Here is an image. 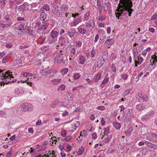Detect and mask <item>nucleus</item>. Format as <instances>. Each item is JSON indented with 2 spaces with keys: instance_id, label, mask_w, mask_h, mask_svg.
Instances as JSON below:
<instances>
[{
  "instance_id": "f257e3e1",
  "label": "nucleus",
  "mask_w": 157,
  "mask_h": 157,
  "mask_svg": "<svg viewBox=\"0 0 157 157\" xmlns=\"http://www.w3.org/2000/svg\"><path fill=\"white\" fill-rule=\"evenodd\" d=\"M119 4L115 12V15L118 19L120 16H125L130 17L134 10L132 9L133 4L131 0H120Z\"/></svg>"
},
{
  "instance_id": "f03ea898",
  "label": "nucleus",
  "mask_w": 157,
  "mask_h": 157,
  "mask_svg": "<svg viewBox=\"0 0 157 157\" xmlns=\"http://www.w3.org/2000/svg\"><path fill=\"white\" fill-rule=\"evenodd\" d=\"M51 36L49 37V43H55L57 40L58 33L56 31H52L51 33Z\"/></svg>"
},
{
  "instance_id": "7ed1b4c3",
  "label": "nucleus",
  "mask_w": 157,
  "mask_h": 157,
  "mask_svg": "<svg viewBox=\"0 0 157 157\" xmlns=\"http://www.w3.org/2000/svg\"><path fill=\"white\" fill-rule=\"evenodd\" d=\"M148 97L143 95L141 93H139L136 95V98L140 102L144 101L147 102L148 101Z\"/></svg>"
},
{
  "instance_id": "20e7f679",
  "label": "nucleus",
  "mask_w": 157,
  "mask_h": 157,
  "mask_svg": "<svg viewBox=\"0 0 157 157\" xmlns=\"http://www.w3.org/2000/svg\"><path fill=\"white\" fill-rule=\"evenodd\" d=\"M65 57L63 54H58L55 57V60L58 63H62L64 64L65 63L64 60Z\"/></svg>"
},
{
  "instance_id": "39448f33",
  "label": "nucleus",
  "mask_w": 157,
  "mask_h": 157,
  "mask_svg": "<svg viewBox=\"0 0 157 157\" xmlns=\"http://www.w3.org/2000/svg\"><path fill=\"white\" fill-rule=\"evenodd\" d=\"M85 23L88 31H91L95 26V22L93 20H90L88 22Z\"/></svg>"
},
{
  "instance_id": "423d86ee",
  "label": "nucleus",
  "mask_w": 157,
  "mask_h": 157,
  "mask_svg": "<svg viewBox=\"0 0 157 157\" xmlns=\"http://www.w3.org/2000/svg\"><path fill=\"white\" fill-rule=\"evenodd\" d=\"M154 114V112L153 109H151V111L150 112L147 114L144 115L142 118V120L144 121H147L149 118L153 116Z\"/></svg>"
},
{
  "instance_id": "0eeeda50",
  "label": "nucleus",
  "mask_w": 157,
  "mask_h": 157,
  "mask_svg": "<svg viewBox=\"0 0 157 157\" xmlns=\"http://www.w3.org/2000/svg\"><path fill=\"white\" fill-rule=\"evenodd\" d=\"M82 22V20L80 17H77L73 19V21L71 23V26H76L78 23Z\"/></svg>"
},
{
  "instance_id": "6e6552de",
  "label": "nucleus",
  "mask_w": 157,
  "mask_h": 157,
  "mask_svg": "<svg viewBox=\"0 0 157 157\" xmlns=\"http://www.w3.org/2000/svg\"><path fill=\"white\" fill-rule=\"evenodd\" d=\"M145 104L140 103L136 105V109L138 111H142L145 109Z\"/></svg>"
},
{
  "instance_id": "1a4fd4ad",
  "label": "nucleus",
  "mask_w": 157,
  "mask_h": 157,
  "mask_svg": "<svg viewBox=\"0 0 157 157\" xmlns=\"http://www.w3.org/2000/svg\"><path fill=\"white\" fill-rule=\"evenodd\" d=\"M75 31L74 32L71 31L70 30L67 31L66 33L64 34V35L67 37V35L69 36L70 38H71L74 37L75 34Z\"/></svg>"
},
{
  "instance_id": "9d476101",
  "label": "nucleus",
  "mask_w": 157,
  "mask_h": 157,
  "mask_svg": "<svg viewBox=\"0 0 157 157\" xmlns=\"http://www.w3.org/2000/svg\"><path fill=\"white\" fill-rule=\"evenodd\" d=\"M114 39H108L106 40L105 41V43L108 46L107 47L108 48H109L110 46L111 45L113 44L114 43Z\"/></svg>"
},
{
  "instance_id": "9b49d317",
  "label": "nucleus",
  "mask_w": 157,
  "mask_h": 157,
  "mask_svg": "<svg viewBox=\"0 0 157 157\" xmlns=\"http://www.w3.org/2000/svg\"><path fill=\"white\" fill-rule=\"evenodd\" d=\"M40 16V20L43 21H45L47 16V14L44 11H42Z\"/></svg>"
},
{
  "instance_id": "f8f14e48",
  "label": "nucleus",
  "mask_w": 157,
  "mask_h": 157,
  "mask_svg": "<svg viewBox=\"0 0 157 157\" xmlns=\"http://www.w3.org/2000/svg\"><path fill=\"white\" fill-rule=\"evenodd\" d=\"M80 26H81L77 28V30L79 33L82 35H84L87 32V29L81 28Z\"/></svg>"
},
{
  "instance_id": "ddd939ff",
  "label": "nucleus",
  "mask_w": 157,
  "mask_h": 157,
  "mask_svg": "<svg viewBox=\"0 0 157 157\" xmlns=\"http://www.w3.org/2000/svg\"><path fill=\"white\" fill-rule=\"evenodd\" d=\"M68 7L66 5H62L61 7V14L62 15L65 13L67 10L68 9Z\"/></svg>"
},
{
  "instance_id": "4468645a",
  "label": "nucleus",
  "mask_w": 157,
  "mask_h": 157,
  "mask_svg": "<svg viewBox=\"0 0 157 157\" xmlns=\"http://www.w3.org/2000/svg\"><path fill=\"white\" fill-rule=\"evenodd\" d=\"M53 7L55 9L54 12L55 15H61L60 11L59 9H58L59 8L58 6L57 5H54L53 6Z\"/></svg>"
},
{
  "instance_id": "2eb2a0df",
  "label": "nucleus",
  "mask_w": 157,
  "mask_h": 157,
  "mask_svg": "<svg viewBox=\"0 0 157 157\" xmlns=\"http://www.w3.org/2000/svg\"><path fill=\"white\" fill-rule=\"evenodd\" d=\"M101 77V73H98L93 78V80L95 82H98L100 79Z\"/></svg>"
},
{
  "instance_id": "dca6fc26",
  "label": "nucleus",
  "mask_w": 157,
  "mask_h": 157,
  "mask_svg": "<svg viewBox=\"0 0 157 157\" xmlns=\"http://www.w3.org/2000/svg\"><path fill=\"white\" fill-rule=\"evenodd\" d=\"M50 10V7L49 5L47 4H44L43 6V8L40 9V11H44V10H45L46 11H49Z\"/></svg>"
},
{
  "instance_id": "f3484780",
  "label": "nucleus",
  "mask_w": 157,
  "mask_h": 157,
  "mask_svg": "<svg viewBox=\"0 0 157 157\" xmlns=\"http://www.w3.org/2000/svg\"><path fill=\"white\" fill-rule=\"evenodd\" d=\"M85 57L82 56H80L79 57V63L80 64H83L85 62Z\"/></svg>"
},
{
  "instance_id": "a211bd4d",
  "label": "nucleus",
  "mask_w": 157,
  "mask_h": 157,
  "mask_svg": "<svg viewBox=\"0 0 157 157\" xmlns=\"http://www.w3.org/2000/svg\"><path fill=\"white\" fill-rule=\"evenodd\" d=\"M113 124L114 127L117 130H119L120 129L121 126L120 124L119 123L117 122H113Z\"/></svg>"
},
{
  "instance_id": "6ab92c4d",
  "label": "nucleus",
  "mask_w": 157,
  "mask_h": 157,
  "mask_svg": "<svg viewBox=\"0 0 157 157\" xmlns=\"http://www.w3.org/2000/svg\"><path fill=\"white\" fill-rule=\"evenodd\" d=\"M61 81V79H53L51 80V82L52 83L55 85L58 84Z\"/></svg>"
},
{
  "instance_id": "aec40b11",
  "label": "nucleus",
  "mask_w": 157,
  "mask_h": 157,
  "mask_svg": "<svg viewBox=\"0 0 157 157\" xmlns=\"http://www.w3.org/2000/svg\"><path fill=\"white\" fill-rule=\"evenodd\" d=\"M48 24L45 22V21H43L42 24L41 25V28H40L41 29H45L47 27Z\"/></svg>"
},
{
  "instance_id": "412c9836",
  "label": "nucleus",
  "mask_w": 157,
  "mask_h": 157,
  "mask_svg": "<svg viewBox=\"0 0 157 157\" xmlns=\"http://www.w3.org/2000/svg\"><path fill=\"white\" fill-rule=\"evenodd\" d=\"M26 108L29 111H30L33 110V105L29 103H25Z\"/></svg>"
},
{
  "instance_id": "4be33fe9",
  "label": "nucleus",
  "mask_w": 157,
  "mask_h": 157,
  "mask_svg": "<svg viewBox=\"0 0 157 157\" xmlns=\"http://www.w3.org/2000/svg\"><path fill=\"white\" fill-rule=\"evenodd\" d=\"M58 42L61 45L64 44L65 42L64 37L62 36H61Z\"/></svg>"
},
{
  "instance_id": "5701e85b",
  "label": "nucleus",
  "mask_w": 157,
  "mask_h": 157,
  "mask_svg": "<svg viewBox=\"0 0 157 157\" xmlns=\"http://www.w3.org/2000/svg\"><path fill=\"white\" fill-rule=\"evenodd\" d=\"M96 50L94 47L92 49L91 52V56L92 58H94L96 56Z\"/></svg>"
},
{
  "instance_id": "b1692460",
  "label": "nucleus",
  "mask_w": 157,
  "mask_h": 157,
  "mask_svg": "<svg viewBox=\"0 0 157 157\" xmlns=\"http://www.w3.org/2000/svg\"><path fill=\"white\" fill-rule=\"evenodd\" d=\"M84 151L83 147H81L78 149L77 152V154L78 155H80L82 154Z\"/></svg>"
},
{
  "instance_id": "393cba45",
  "label": "nucleus",
  "mask_w": 157,
  "mask_h": 157,
  "mask_svg": "<svg viewBox=\"0 0 157 157\" xmlns=\"http://www.w3.org/2000/svg\"><path fill=\"white\" fill-rule=\"evenodd\" d=\"M19 109L23 111H26L27 110V108L26 107L25 103L24 105H21L19 107Z\"/></svg>"
},
{
  "instance_id": "a878e982",
  "label": "nucleus",
  "mask_w": 157,
  "mask_h": 157,
  "mask_svg": "<svg viewBox=\"0 0 157 157\" xmlns=\"http://www.w3.org/2000/svg\"><path fill=\"white\" fill-rule=\"evenodd\" d=\"M34 30L29 29L26 31V33L30 36H33V33H34Z\"/></svg>"
},
{
  "instance_id": "bb28decb",
  "label": "nucleus",
  "mask_w": 157,
  "mask_h": 157,
  "mask_svg": "<svg viewBox=\"0 0 157 157\" xmlns=\"http://www.w3.org/2000/svg\"><path fill=\"white\" fill-rule=\"evenodd\" d=\"M90 15V12L89 11L87 12L84 15L83 19L84 20L87 21L88 20Z\"/></svg>"
},
{
  "instance_id": "cd10ccee",
  "label": "nucleus",
  "mask_w": 157,
  "mask_h": 157,
  "mask_svg": "<svg viewBox=\"0 0 157 157\" xmlns=\"http://www.w3.org/2000/svg\"><path fill=\"white\" fill-rule=\"evenodd\" d=\"M104 63V62L103 60L101 59L99 60L97 66L99 67H101L103 64Z\"/></svg>"
},
{
  "instance_id": "c85d7f7f",
  "label": "nucleus",
  "mask_w": 157,
  "mask_h": 157,
  "mask_svg": "<svg viewBox=\"0 0 157 157\" xmlns=\"http://www.w3.org/2000/svg\"><path fill=\"white\" fill-rule=\"evenodd\" d=\"M65 87L66 86L62 84L58 87L57 90L58 91H59L60 90H61V91L64 90L65 89Z\"/></svg>"
},
{
  "instance_id": "c756f323",
  "label": "nucleus",
  "mask_w": 157,
  "mask_h": 157,
  "mask_svg": "<svg viewBox=\"0 0 157 157\" xmlns=\"http://www.w3.org/2000/svg\"><path fill=\"white\" fill-rule=\"evenodd\" d=\"M144 143L148 147H152L153 146V144L151 142H150L148 141H144Z\"/></svg>"
},
{
  "instance_id": "7c9ffc66",
  "label": "nucleus",
  "mask_w": 157,
  "mask_h": 157,
  "mask_svg": "<svg viewBox=\"0 0 157 157\" xmlns=\"http://www.w3.org/2000/svg\"><path fill=\"white\" fill-rule=\"evenodd\" d=\"M68 71V69L67 68H64L62 69L60 71V72L63 75H65Z\"/></svg>"
},
{
  "instance_id": "2f4dec72",
  "label": "nucleus",
  "mask_w": 157,
  "mask_h": 157,
  "mask_svg": "<svg viewBox=\"0 0 157 157\" xmlns=\"http://www.w3.org/2000/svg\"><path fill=\"white\" fill-rule=\"evenodd\" d=\"M109 80L108 78H105L103 81H102L101 84V88H103L104 87L103 86H102V85H104L105 84L107 83L108 82Z\"/></svg>"
},
{
  "instance_id": "473e14b6",
  "label": "nucleus",
  "mask_w": 157,
  "mask_h": 157,
  "mask_svg": "<svg viewBox=\"0 0 157 157\" xmlns=\"http://www.w3.org/2000/svg\"><path fill=\"white\" fill-rule=\"evenodd\" d=\"M22 81L23 80H21V82L23 83H25L26 82L27 85H29L31 86H32V83L30 81H29V78H28L27 80L24 81Z\"/></svg>"
},
{
  "instance_id": "72a5a7b5",
  "label": "nucleus",
  "mask_w": 157,
  "mask_h": 157,
  "mask_svg": "<svg viewBox=\"0 0 157 157\" xmlns=\"http://www.w3.org/2000/svg\"><path fill=\"white\" fill-rule=\"evenodd\" d=\"M111 139V137L107 136V137L104 140V142L105 143H108L110 141Z\"/></svg>"
},
{
  "instance_id": "f704fd0d",
  "label": "nucleus",
  "mask_w": 157,
  "mask_h": 157,
  "mask_svg": "<svg viewBox=\"0 0 157 157\" xmlns=\"http://www.w3.org/2000/svg\"><path fill=\"white\" fill-rule=\"evenodd\" d=\"M5 19L7 22L10 23L12 22V17H10V16L7 15L5 17Z\"/></svg>"
},
{
  "instance_id": "c9c22d12",
  "label": "nucleus",
  "mask_w": 157,
  "mask_h": 157,
  "mask_svg": "<svg viewBox=\"0 0 157 157\" xmlns=\"http://www.w3.org/2000/svg\"><path fill=\"white\" fill-rule=\"evenodd\" d=\"M9 8H13V6H14L15 4L14 2L13 1H9Z\"/></svg>"
},
{
  "instance_id": "e433bc0d",
  "label": "nucleus",
  "mask_w": 157,
  "mask_h": 157,
  "mask_svg": "<svg viewBox=\"0 0 157 157\" xmlns=\"http://www.w3.org/2000/svg\"><path fill=\"white\" fill-rule=\"evenodd\" d=\"M39 39L41 40V41L40 43V44H42L45 42V37L43 36L40 37L39 38Z\"/></svg>"
},
{
  "instance_id": "4c0bfd02",
  "label": "nucleus",
  "mask_w": 157,
  "mask_h": 157,
  "mask_svg": "<svg viewBox=\"0 0 157 157\" xmlns=\"http://www.w3.org/2000/svg\"><path fill=\"white\" fill-rule=\"evenodd\" d=\"M109 127H107L104 128V135H107L108 134L109 132Z\"/></svg>"
},
{
  "instance_id": "58836bf2",
  "label": "nucleus",
  "mask_w": 157,
  "mask_h": 157,
  "mask_svg": "<svg viewBox=\"0 0 157 157\" xmlns=\"http://www.w3.org/2000/svg\"><path fill=\"white\" fill-rule=\"evenodd\" d=\"M74 78L75 79H76L79 78L80 77V75L78 73H76L74 75Z\"/></svg>"
},
{
  "instance_id": "ea45409f",
  "label": "nucleus",
  "mask_w": 157,
  "mask_h": 157,
  "mask_svg": "<svg viewBox=\"0 0 157 157\" xmlns=\"http://www.w3.org/2000/svg\"><path fill=\"white\" fill-rule=\"evenodd\" d=\"M143 60V59L142 57H139L138 58V61H137L138 64H140L142 62Z\"/></svg>"
},
{
  "instance_id": "a19ab883",
  "label": "nucleus",
  "mask_w": 157,
  "mask_h": 157,
  "mask_svg": "<svg viewBox=\"0 0 157 157\" xmlns=\"http://www.w3.org/2000/svg\"><path fill=\"white\" fill-rule=\"evenodd\" d=\"M25 8V6L24 4H22V5L19 6V9L20 11H23V10H24Z\"/></svg>"
},
{
  "instance_id": "79ce46f5",
  "label": "nucleus",
  "mask_w": 157,
  "mask_h": 157,
  "mask_svg": "<svg viewBox=\"0 0 157 157\" xmlns=\"http://www.w3.org/2000/svg\"><path fill=\"white\" fill-rule=\"evenodd\" d=\"M111 70L112 72H116V68L114 66L113 64H112L111 67Z\"/></svg>"
},
{
  "instance_id": "37998d69",
  "label": "nucleus",
  "mask_w": 157,
  "mask_h": 157,
  "mask_svg": "<svg viewBox=\"0 0 157 157\" xmlns=\"http://www.w3.org/2000/svg\"><path fill=\"white\" fill-rule=\"evenodd\" d=\"M91 136H92V138L93 139L95 140L97 138V136L96 132L93 133L92 134Z\"/></svg>"
},
{
  "instance_id": "c03bdc74",
  "label": "nucleus",
  "mask_w": 157,
  "mask_h": 157,
  "mask_svg": "<svg viewBox=\"0 0 157 157\" xmlns=\"http://www.w3.org/2000/svg\"><path fill=\"white\" fill-rule=\"evenodd\" d=\"M22 0H14V2L17 5L21 4Z\"/></svg>"
},
{
  "instance_id": "a18cd8bd",
  "label": "nucleus",
  "mask_w": 157,
  "mask_h": 157,
  "mask_svg": "<svg viewBox=\"0 0 157 157\" xmlns=\"http://www.w3.org/2000/svg\"><path fill=\"white\" fill-rule=\"evenodd\" d=\"M133 54L134 55V58L135 59H136V58L138 59L139 57L140 56H138V53L137 52H133Z\"/></svg>"
},
{
  "instance_id": "49530a36",
  "label": "nucleus",
  "mask_w": 157,
  "mask_h": 157,
  "mask_svg": "<svg viewBox=\"0 0 157 157\" xmlns=\"http://www.w3.org/2000/svg\"><path fill=\"white\" fill-rule=\"evenodd\" d=\"M49 48V46L48 45L44 46L41 48V49L45 51L48 49Z\"/></svg>"
},
{
  "instance_id": "de8ad7c7",
  "label": "nucleus",
  "mask_w": 157,
  "mask_h": 157,
  "mask_svg": "<svg viewBox=\"0 0 157 157\" xmlns=\"http://www.w3.org/2000/svg\"><path fill=\"white\" fill-rule=\"evenodd\" d=\"M151 20L157 19V14H153L151 17Z\"/></svg>"
},
{
  "instance_id": "09e8293b",
  "label": "nucleus",
  "mask_w": 157,
  "mask_h": 157,
  "mask_svg": "<svg viewBox=\"0 0 157 157\" xmlns=\"http://www.w3.org/2000/svg\"><path fill=\"white\" fill-rule=\"evenodd\" d=\"M97 109L101 110H103L105 109V107L104 106H98L97 107Z\"/></svg>"
},
{
  "instance_id": "8fccbe9b",
  "label": "nucleus",
  "mask_w": 157,
  "mask_h": 157,
  "mask_svg": "<svg viewBox=\"0 0 157 157\" xmlns=\"http://www.w3.org/2000/svg\"><path fill=\"white\" fill-rule=\"evenodd\" d=\"M151 136H152V137L155 138V141L157 142V132L155 133V134H152Z\"/></svg>"
},
{
  "instance_id": "3c124183",
  "label": "nucleus",
  "mask_w": 157,
  "mask_h": 157,
  "mask_svg": "<svg viewBox=\"0 0 157 157\" xmlns=\"http://www.w3.org/2000/svg\"><path fill=\"white\" fill-rule=\"evenodd\" d=\"M151 137H152V136H151V135H149V136L146 137V139L147 140H148V141L150 142H151L152 139L151 138Z\"/></svg>"
},
{
  "instance_id": "603ef678",
  "label": "nucleus",
  "mask_w": 157,
  "mask_h": 157,
  "mask_svg": "<svg viewBox=\"0 0 157 157\" xmlns=\"http://www.w3.org/2000/svg\"><path fill=\"white\" fill-rule=\"evenodd\" d=\"M71 138H72L71 136H67L65 138V140L66 141H68L71 140Z\"/></svg>"
},
{
  "instance_id": "864d4df0",
  "label": "nucleus",
  "mask_w": 157,
  "mask_h": 157,
  "mask_svg": "<svg viewBox=\"0 0 157 157\" xmlns=\"http://www.w3.org/2000/svg\"><path fill=\"white\" fill-rule=\"evenodd\" d=\"M5 116V112L3 111H0V116L4 117Z\"/></svg>"
},
{
  "instance_id": "5fc2aeb1",
  "label": "nucleus",
  "mask_w": 157,
  "mask_h": 157,
  "mask_svg": "<svg viewBox=\"0 0 157 157\" xmlns=\"http://www.w3.org/2000/svg\"><path fill=\"white\" fill-rule=\"evenodd\" d=\"M71 15L70 13H67L66 12L65 14V16L66 17H67L68 18H70L71 17Z\"/></svg>"
},
{
  "instance_id": "6e6d98bb",
  "label": "nucleus",
  "mask_w": 157,
  "mask_h": 157,
  "mask_svg": "<svg viewBox=\"0 0 157 157\" xmlns=\"http://www.w3.org/2000/svg\"><path fill=\"white\" fill-rule=\"evenodd\" d=\"M153 56H154L155 59L153 61L152 63H153L152 64L151 63V65H153V63H155V62H157V56H156L155 55H154Z\"/></svg>"
},
{
  "instance_id": "4d7b16f0",
  "label": "nucleus",
  "mask_w": 157,
  "mask_h": 157,
  "mask_svg": "<svg viewBox=\"0 0 157 157\" xmlns=\"http://www.w3.org/2000/svg\"><path fill=\"white\" fill-rule=\"evenodd\" d=\"M61 136L63 137H65L66 136L67 133L66 132V131L65 130H64L63 131H62L61 132Z\"/></svg>"
},
{
  "instance_id": "13d9d810",
  "label": "nucleus",
  "mask_w": 157,
  "mask_h": 157,
  "mask_svg": "<svg viewBox=\"0 0 157 157\" xmlns=\"http://www.w3.org/2000/svg\"><path fill=\"white\" fill-rule=\"evenodd\" d=\"M24 25L21 24L19 26V29L20 30H22L24 29Z\"/></svg>"
},
{
  "instance_id": "bf43d9fd",
  "label": "nucleus",
  "mask_w": 157,
  "mask_h": 157,
  "mask_svg": "<svg viewBox=\"0 0 157 157\" xmlns=\"http://www.w3.org/2000/svg\"><path fill=\"white\" fill-rule=\"evenodd\" d=\"M41 120L40 119H38L37 122L36 123V126L42 124Z\"/></svg>"
},
{
  "instance_id": "052dcab7",
  "label": "nucleus",
  "mask_w": 157,
  "mask_h": 157,
  "mask_svg": "<svg viewBox=\"0 0 157 157\" xmlns=\"http://www.w3.org/2000/svg\"><path fill=\"white\" fill-rule=\"evenodd\" d=\"M99 38V35L98 34H97L95 36V39H94V43H96L98 39Z\"/></svg>"
},
{
  "instance_id": "680f3d73",
  "label": "nucleus",
  "mask_w": 157,
  "mask_h": 157,
  "mask_svg": "<svg viewBox=\"0 0 157 157\" xmlns=\"http://www.w3.org/2000/svg\"><path fill=\"white\" fill-rule=\"evenodd\" d=\"M72 16L75 18H77V17H78V16L79 15V14L78 13H72L71 14Z\"/></svg>"
},
{
  "instance_id": "e2e57ef3",
  "label": "nucleus",
  "mask_w": 157,
  "mask_h": 157,
  "mask_svg": "<svg viewBox=\"0 0 157 157\" xmlns=\"http://www.w3.org/2000/svg\"><path fill=\"white\" fill-rule=\"evenodd\" d=\"M71 53H73V55L74 56L76 55V52L74 48H72L71 50Z\"/></svg>"
},
{
  "instance_id": "0e129e2a",
  "label": "nucleus",
  "mask_w": 157,
  "mask_h": 157,
  "mask_svg": "<svg viewBox=\"0 0 157 157\" xmlns=\"http://www.w3.org/2000/svg\"><path fill=\"white\" fill-rule=\"evenodd\" d=\"M97 65H96L95 64L94 65L92 68V71L93 72H95L96 71H97Z\"/></svg>"
},
{
  "instance_id": "69168bd1",
  "label": "nucleus",
  "mask_w": 157,
  "mask_h": 157,
  "mask_svg": "<svg viewBox=\"0 0 157 157\" xmlns=\"http://www.w3.org/2000/svg\"><path fill=\"white\" fill-rule=\"evenodd\" d=\"M29 73L24 72L22 74L23 76L24 77H26L29 76Z\"/></svg>"
},
{
  "instance_id": "338daca9",
  "label": "nucleus",
  "mask_w": 157,
  "mask_h": 157,
  "mask_svg": "<svg viewBox=\"0 0 157 157\" xmlns=\"http://www.w3.org/2000/svg\"><path fill=\"white\" fill-rule=\"evenodd\" d=\"M98 19L100 21H103L105 19V18L104 16H100L98 17Z\"/></svg>"
},
{
  "instance_id": "774afa93",
  "label": "nucleus",
  "mask_w": 157,
  "mask_h": 157,
  "mask_svg": "<svg viewBox=\"0 0 157 157\" xmlns=\"http://www.w3.org/2000/svg\"><path fill=\"white\" fill-rule=\"evenodd\" d=\"M122 78L124 79H126L128 77V75L126 74L123 75L121 76Z\"/></svg>"
}]
</instances>
